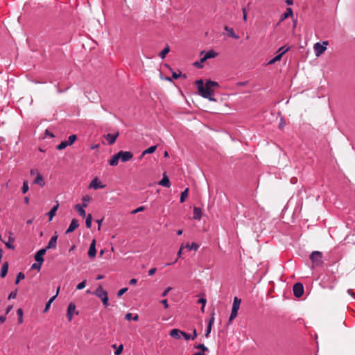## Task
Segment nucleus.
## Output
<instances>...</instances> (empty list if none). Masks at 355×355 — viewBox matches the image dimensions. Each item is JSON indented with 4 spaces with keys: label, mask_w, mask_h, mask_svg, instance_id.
I'll return each instance as SVG.
<instances>
[{
    "label": "nucleus",
    "mask_w": 355,
    "mask_h": 355,
    "mask_svg": "<svg viewBox=\"0 0 355 355\" xmlns=\"http://www.w3.org/2000/svg\"><path fill=\"white\" fill-rule=\"evenodd\" d=\"M196 85H197L199 94L203 98H208L211 101H216V99L212 97L214 95V90L209 85H207V82L204 85L203 80L200 79L196 81Z\"/></svg>",
    "instance_id": "obj_1"
},
{
    "label": "nucleus",
    "mask_w": 355,
    "mask_h": 355,
    "mask_svg": "<svg viewBox=\"0 0 355 355\" xmlns=\"http://www.w3.org/2000/svg\"><path fill=\"white\" fill-rule=\"evenodd\" d=\"M312 267H320L323 264L322 253L320 251H313L310 254Z\"/></svg>",
    "instance_id": "obj_2"
},
{
    "label": "nucleus",
    "mask_w": 355,
    "mask_h": 355,
    "mask_svg": "<svg viewBox=\"0 0 355 355\" xmlns=\"http://www.w3.org/2000/svg\"><path fill=\"white\" fill-rule=\"evenodd\" d=\"M94 294L99 297L103 302V304L105 307L108 306V295L107 291H104L101 286H98L96 291L94 292Z\"/></svg>",
    "instance_id": "obj_3"
},
{
    "label": "nucleus",
    "mask_w": 355,
    "mask_h": 355,
    "mask_svg": "<svg viewBox=\"0 0 355 355\" xmlns=\"http://www.w3.org/2000/svg\"><path fill=\"white\" fill-rule=\"evenodd\" d=\"M240 304H241V300L239 299L237 297H235L234 299V301H233L232 311H231V314H230V316L229 318L230 321L234 319L237 316Z\"/></svg>",
    "instance_id": "obj_4"
},
{
    "label": "nucleus",
    "mask_w": 355,
    "mask_h": 355,
    "mask_svg": "<svg viewBox=\"0 0 355 355\" xmlns=\"http://www.w3.org/2000/svg\"><path fill=\"white\" fill-rule=\"evenodd\" d=\"M76 140V135H70L67 140L62 141L59 145L57 146L58 150H63L67 146H71Z\"/></svg>",
    "instance_id": "obj_5"
},
{
    "label": "nucleus",
    "mask_w": 355,
    "mask_h": 355,
    "mask_svg": "<svg viewBox=\"0 0 355 355\" xmlns=\"http://www.w3.org/2000/svg\"><path fill=\"white\" fill-rule=\"evenodd\" d=\"M328 44V42H323L322 44L317 42L314 44L313 49L316 56H320L327 49L326 46Z\"/></svg>",
    "instance_id": "obj_6"
},
{
    "label": "nucleus",
    "mask_w": 355,
    "mask_h": 355,
    "mask_svg": "<svg viewBox=\"0 0 355 355\" xmlns=\"http://www.w3.org/2000/svg\"><path fill=\"white\" fill-rule=\"evenodd\" d=\"M293 295L296 297H300L304 293V286L300 282H297L293 287Z\"/></svg>",
    "instance_id": "obj_7"
},
{
    "label": "nucleus",
    "mask_w": 355,
    "mask_h": 355,
    "mask_svg": "<svg viewBox=\"0 0 355 355\" xmlns=\"http://www.w3.org/2000/svg\"><path fill=\"white\" fill-rule=\"evenodd\" d=\"M200 54H204V56L200 58V62H205L207 60L216 58L218 55V53L214 50H209L207 52L201 51Z\"/></svg>",
    "instance_id": "obj_8"
},
{
    "label": "nucleus",
    "mask_w": 355,
    "mask_h": 355,
    "mask_svg": "<svg viewBox=\"0 0 355 355\" xmlns=\"http://www.w3.org/2000/svg\"><path fill=\"white\" fill-rule=\"evenodd\" d=\"M119 157L122 162H125L129 160H130L132 157L133 154L130 151H119Z\"/></svg>",
    "instance_id": "obj_9"
},
{
    "label": "nucleus",
    "mask_w": 355,
    "mask_h": 355,
    "mask_svg": "<svg viewBox=\"0 0 355 355\" xmlns=\"http://www.w3.org/2000/svg\"><path fill=\"white\" fill-rule=\"evenodd\" d=\"M8 241H4L5 245L8 249L15 250V247L12 244L15 241V237L13 236V233L11 231L8 232Z\"/></svg>",
    "instance_id": "obj_10"
},
{
    "label": "nucleus",
    "mask_w": 355,
    "mask_h": 355,
    "mask_svg": "<svg viewBox=\"0 0 355 355\" xmlns=\"http://www.w3.org/2000/svg\"><path fill=\"white\" fill-rule=\"evenodd\" d=\"M57 240H58V235H57V232H55V235L51 238L50 241L48 243V245L44 248L46 249V250H48L49 249H55L57 247Z\"/></svg>",
    "instance_id": "obj_11"
},
{
    "label": "nucleus",
    "mask_w": 355,
    "mask_h": 355,
    "mask_svg": "<svg viewBox=\"0 0 355 355\" xmlns=\"http://www.w3.org/2000/svg\"><path fill=\"white\" fill-rule=\"evenodd\" d=\"M46 252V249L42 248L36 252V254L35 255V259L36 262L40 263H43V261H44L43 256L45 254Z\"/></svg>",
    "instance_id": "obj_12"
},
{
    "label": "nucleus",
    "mask_w": 355,
    "mask_h": 355,
    "mask_svg": "<svg viewBox=\"0 0 355 355\" xmlns=\"http://www.w3.org/2000/svg\"><path fill=\"white\" fill-rule=\"evenodd\" d=\"M76 310V305L73 303H70L67 308V316L68 320L71 322L72 320L74 312Z\"/></svg>",
    "instance_id": "obj_13"
},
{
    "label": "nucleus",
    "mask_w": 355,
    "mask_h": 355,
    "mask_svg": "<svg viewBox=\"0 0 355 355\" xmlns=\"http://www.w3.org/2000/svg\"><path fill=\"white\" fill-rule=\"evenodd\" d=\"M89 187L93 188L94 189H103L105 187V185L102 184L100 182H98V178H95L90 182Z\"/></svg>",
    "instance_id": "obj_14"
},
{
    "label": "nucleus",
    "mask_w": 355,
    "mask_h": 355,
    "mask_svg": "<svg viewBox=\"0 0 355 355\" xmlns=\"http://www.w3.org/2000/svg\"><path fill=\"white\" fill-rule=\"evenodd\" d=\"M159 185L169 188L171 187L170 180L166 173H163L162 179L159 182Z\"/></svg>",
    "instance_id": "obj_15"
},
{
    "label": "nucleus",
    "mask_w": 355,
    "mask_h": 355,
    "mask_svg": "<svg viewBox=\"0 0 355 355\" xmlns=\"http://www.w3.org/2000/svg\"><path fill=\"white\" fill-rule=\"evenodd\" d=\"M79 226L78 220L77 219H73L71 221V223L68 227V229L66 230V234L71 233L73 232L76 228H78Z\"/></svg>",
    "instance_id": "obj_16"
},
{
    "label": "nucleus",
    "mask_w": 355,
    "mask_h": 355,
    "mask_svg": "<svg viewBox=\"0 0 355 355\" xmlns=\"http://www.w3.org/2000/svg\"><path fill=\"white\" fill-rule=\"evenodd\" d=\"M96 241L94 239L90 244L89 250H88V256L91 258H94L96 257Z\"/></svg>",
    "instance_id": "obj_17"
},
{
    "label": "nucleus",
    "mask_w": 355,
    "mask_h": 355,
    "mask_svg": "<svg viewBox=\"0 0 355 355\" xmlns=\"http://www.w3.org/2000/svg\"><path fill=\"white\" fill-rule=\"evenodd\" d=\"M289 49H290V48H286V50L284 51L282 53H279L275 57H274L272 59L270 60L268 62V65L273 64L276 62L279 61L282 59L283 55L285 54Z\"/></svg>",
    "instance_id": "obj_18"
},
{
    "label": "nucleus",
    "mask_w": 355,
    "mask_h": 355,
    "mask_svg": "<svg viewBox=\"0 0 355 355\" xmlns=\"http://www.w3.org/2000/svg\"><path fill=\"white\" fill-rule=\"evenodd\" d=\"M33 183L40 185L41 187H44L45 181L40 172H37L36 178L34 180Z\"/></svg>",
    "instance_id": "obj_19"
},
{
    "label": "nucleus",
    "mask_w": 355,
    "mask_h": 355,
    "mask_svg": "<svg viewBox=\"0 0 355 355\" xmlns=\"http://www.w3.org/2000/svg\"><path fill=\"white\" fill-rule=\"evenodd\" d=\"M59 291H60V287L58 288L57 289V292H56V294L55 295H53V297H51L49 301L47 302V303L46 304V306H45V308L44 309V313H46L49 311L51 304L53 303V302L55 300V299L56 298V297L58 296V293H59Z\"/></svg>",
    "instance_id": "obj_20"
},
{
    "label": "nucleus",
    "mask_w": 355,
    "mask_h": 355,
    "mask_svg": "<svg viewBox=\"0 0 355 355\" xmlns=\"http://www.w3.org/2000/svg\"><path fill=\"white\" fill-rule=\"evenodd\" d=\"M118 135H104L106 140L107 141V143L110 145H112L115 142Z\"/></svg>",
    "instance_id": "obj_21"
},
{
    "label": "nucleus",
    "mask_w": 355,
    "mask_h": 355,
    "mask_svg": "<svg viewBox=\"0 0 355 355\" xmlns=\"http://www.w3.org/2000/svg\"><path fill=\"white\" fill-rule=\"evenodd\" d=\"M181 333H182L181 330H179L178 329H173L170 331V336L172 338H176V339H180L181 338Z\"/></svg>",
    "instance_id": "obj_22"
},
{
    "label": "nucleus",
    "mask_w": 355,
    "mask_h": 355,
    "mask_svg": "<svg viewBox=\"0 0 355 355\" xmlns=\"http://www.w3.org/2000/svg\"><path fill=\"white\" fill-rule=\"evenodd\" d=\"M120 157H119V153H116L115 155H114L112 158L109 160V164L110 166H116L119 163V160Z\"/></svg>",
    "instance_id": "obj_23"
},
{
    "label": "nucleus",
    "mask_w": 355,
    "mask_h": 355,
    "mask_svg": "<svg viewBox=\"0 0 355 355\" xmlns=\"http://www.w3.org/2000/svg\"><path fill=\"white\" fill-rule=\"evenodd\" d=\"M8 263L5 262L1 266V273H0L1 277H5L8 273Z\"/></svg>",
    "instance_id": "obj_24"
},
{
    "label": "nucleus",
    "mask_w": 355,
    "mask_h": 355,
    "mask_svg": "<svg viewBox=\"0 0 355 355\" xmlns=\"http://www.w3.org/2000/svg\"><path fill=\"white\" fill-rule=\"evenodd\" d=\"M58 207H59V204L57 202L56 205H54L52 207V209L49 211L48 215L49 216V221H51L52 220V218L54 217V216L55 215V213L58 209Z\"/></svg>",
    "instance_id": "obj_25"
},
{
    "label": "nucleus",
    "mask_w": 355,
    "mask_h": 355,
    "mask_svg": "<svg viewBox=\"0 0 355 355\" xmlns=\"http://www.w3.org/2000/svg\"><path fill=\"white\" fill-rule=\"evenodd\" d=\"M202 211L199 207H194L193 218L195 220H199L201 218Z\"/></svg>",
    "instance_id": "obj_26"
},
{
    "label": "nucleus",
    "mask_w": 355,
    "mask_h": 355,
    "mask_svg": "<svg viewBox=\"0 0 355 355\" xmlns=\"http://www.w3.org/2000/svg\"><path fill=\"white\" fill-rule=\"evenodd\" d=\"M225 30L228 33V36L230 37H232L234 39H239V37L236 34H235L234 29L232 28H230L227 26H225Z\"/></svg>",
    "instance_id": "obj_27"
},
{
    "label": "nucleus",
    "mask_w": 355,
    "mask_h": 355,
    "mask_svg": "<svg viewBox=\"0 0 355 355\" xmlns=\"http://www.w3.org/2000/svg\"><path fill=\"white\" fill-rule=\"evenodd\" d=\"M83 208L84 207L79 204L75 205V209L78 212L79 215L85 218L86 216V212Z\"/></svg>",
    "instance_id": "obj_28"
},
{
    "label": "nucleus",
    "mask_w": 355,
    "mask_h": 355,
    "mask_svg": "<svg viewBox=\"0 0 355 355\" xmlns=\"http://www.w3.org/2000/svg\"><path fill=\"white\" fill-rule=\"evenodd\" d=\"M156 149H157V146H150L149 148L146 149L144 151H143L141 157H142L146 154H151V153H154Z\"/></svg>",
    "instance_id": "obj_29"
},
{
    "label": "nucleus",
    "mask_w": 355,
    "mask_h": 355,
    "mask_svg": "<svg viewBox=\"0 0 355 355\" xmlns=\"http://www.w3.org/2000/svg\"><path fill=\"white\" fill-rule=\"evenodd\" d=\"M91 199L92 198H91V197L89 196H88V195L84 196L82 198V206L83 207H87L88 204L91 201Z\"/></svg>",
    "instance_id": "obj_30"
},
{
    "label": "nucleus",
    "mask_w": 355,
    "mask_h": 355,
    "mask_svg": "<svg viewBox=\"0 0 355 355\" xmlns=\"http://www.w3.org/2000/svg\"><path fill=\"white\" fill-rule=\"evenodd\" d=\"M184 248H187L189 250L196 251L199 248V245L196 243H192L191 244L187 243Z\"/></svg>",
    "instance_id": "obj_31"
},
{
    "label": "nucleus",
    "mask_w": 355,
    "mask_h": 355,
    "mask_svg": "<svg viewBox=\"0 0 355 355\" xmlns=\"http://www.w3.org/2000/svg\"><path fill=\"white\" fill-rule=\"evenodd\" d=\"M188 192H189V188H186L182 193H181V196H180V202H184V200H186V198H187L188 196Z\"/></svg>",
    "instance_id": "obj_32"
},
{
    "label": "nucleus",
    "mask_w": 355,
    "mask_h": 355,
    "mask_svg": "<svg viewBox=\"0 0 355 355\" xmlns=\"http://www.w3.org/2000/svg\"><path fill=\"white\" fill-rule=\"evenodd\" d=\"M169 51H170L169 46L166 45V47L159 53V56L162 59H164L166 57V54L169 52Z\"/></svg>",
    "instance_id": "obj_33"
},
{
    "label": "nucleus",
    "mask_w": 355,
    "mask_h": 355,
    "mask_svg": "<svg viewBox=\"0 0 355 355\" xmlns=\"http://www.w3.org/2000/svg\"><path fill=\"white\" fill-rule=\"evenodd\" d=\"M291 15H293V10L291 8H288L286 9V12L282 15V20H284Z\"/></svg>",
    "instance_id": "obj_34"
},
{
    "label": "nucleus",
    "mask_w": 355,
    "mask_h": 355,
    "mask_svg": "<svg viewBox=\"0 0 355 355\" xmlns=\"http://www.w3.org/2000/svg\"><path fill=\"white\" fill-rule=\"evenodd\" d=\"M17 314L18 316V323L21 324L23 322V311L21 309H18L17 310Z\"/></svg>",
    "instance_id": "obj_35"
},
{
    "label": "nucleus",
    "mask_w": 355,
    "mask_h": 355,
    "mask_svg": "<svg viewBox=\"0 0 355 355\" xmlns=\"http://www.w3.org/2000/svg\"><path fill=\"white\" fill-rule=\"evenodd\" d=\"M125 318L127 320H133L134 321H137L139 320V316H138V315H135L134 317H132V313H128L125 314Z\"/></svg>",
    "instance_id": "obj_36"
},
{
    "label": "nucleus",
    "mask_w": 355,
    "mask_h": 355,
    "mask_svg": "<svg viewBox=\"0 0 355 355\" xmlns=\"http://www.w3.org/2000/svg\"><path fill=\"white\" fill-rule=\"evenodd\" d=\"M25 277V275L23 272H19L16 277L15 279V284H17L21 280L24 279Z\"/></svg>",
    "instance_id": "obj_37"
},
{
    "label": "nucleus",
    "mask_w": 355,
    "mask_h": 355,
    "mask_svg": "<svg viewBox=\"0 0 355 355\" xmlns=\"http://www.w3.org/2000/svg\"><path fill=\"white\" fill-rule=\"evenodd\" d=\"M92 215L91 214H89L87 218H86V220H85V225H86V227L87 228H90L91 226H92Z\"/></svg>",
    "instance_id": "obj_38"
},
{
    "label": "nucleus",
    "mask_w": 355,
    "mask_h": 355,
    "mask_svg": "<svg viewBox=\"0 0 355 355\" xmlns=\"http://www.w3.org/2000/svg\"><path fill=\"white\" fill-rule=\"evenodd\" d=\"M123 349V345L122 344L119 345L118 347L116 349L114 352L115 355H120Z\"/></svg>",
    "instance_id": "obj_39"
},
{
    "label": "nucleus",
    "mask_w": 355,
    "mask_h": 355,
    "mask_svg": "<svg viewBox=\"0 0 355 355\" xmlns=\"http://www.w3.org/2000/svg\"><path fill=\"white\" fill-rule=\"evenodd\" d=\"M28 189H29V187H28V184L26 181H24L23 182V186H22V193H26L28 191Z\"/></svg>",
    "instance_id": "obj_40"
},
{
    "label": "nucleus",
    "mask_w": 355,
    "mask_h": 355,
    "mask_svg": "<svg viewBox=\"0 0 355 355\" xmlns=\"http://www.w3.org/2000/svg\"><path fill=\"white\" fill-rule=\"evenodd\" d=\"M207 85H209L211 88L213 87H218L219 86V84L217 82L213 81L211 80H207Z\"/></svg>",
    "instance_id": "obj_41"
},
{
    "label": "nucleus",
    "mask_w": 355,
    "mask_h": 355,
    "mask_svg": "<svg viewBox=\"0 0 355 355\" xmlns=\"http://www.w3.org/2000/svg\"><path fill=\"white\" fill-rule=\"evenodd\" d=\"M85 285H86V281H85V280H84V281H83V282H80V283L77 285L76 288H77L78 290L83 289V288L85 287Z\"/></svg>",
    "instance_id": "obj_42"
},
{
    "label": "nucleus",
    "mask_w": 355,
    "mask_h": 355,
    "mask_svg": "<svg viewBox=\"0 0 355 355\" xmlns=\"http://www.w3.org/2000/svg\"><path fill=\"white\" fill-rule=\"evenodd\" d=\"M181 336H183V338L186 340H190L191 339V334H189L183 331H182V333H181Z\"/></svg>",
    "instance_id": "obj_43"
},
{
    "label": "nucleus",
    "mask_w": 355,
    "mask_h": 355,
    "mask_svg": "<svg viewBox=\"0 0 355 355\" xmlns=\"http://www.w3.org/2000/svg\"><path fill=\"white\" fill-rule=\"evenodd\" d=\"M128 291V288H121L118 293H117V296L119 297H121L126 291Z\"/></svg>",
    "instance_id": "obj_44"
},
{
    "label": "nucleus",
    "mask_w": 355,
    "mask_h": 355,
    "mask_svg": "<svg viewBox=\"0 0 355 355\" xmlns=\"http://www.w3.org/2000/svg\"><path fill=\"white\" fill-rule=\"evenodd\" d=\"M196 348L200 349L202 350L203 352L208 351V348L204 344H199L196 347Z\"/></svg>",
    "instance_id": "obj_45"
},
{
    "label": "nucleus",
    "mask_w": 355,
    "mask_h": 355,
    "mask_svg": "<svg viewBox=\"0 0 355 355\" xmlns=\"http://www.w3.org/2000/svg\"><path fill=\"white\" fill-rule=\"evenodd\" d=\"M17 291H12L9 295H8V300H10V299H15L16 297H17Z\"/></svg>",
    "instance_id": "obj_46"
},
{
    "label": "nucleus",
    "mask_w": 355,
    "mask_h": 355,
    "mask_svg": "<svg viewBox=\"0 0 355 355\" xmlns=\"http://www.w3.org/2000/svg\"><path fill=\"white\" fill-rule=\"evenodd\" d=\"M144 207L141 206V207H139L137 208L136 209L132 210V211H131V214H137V213H138V212H139V211H144Z\"/></svg>",
    "instance_id": "obj_47"
},
{
    "label": "nucleus",
    "mask_w": 355,
    "mask_h": 355,
    "mask_svg": "<svg viewBox=\"0 0 355 355\" xmlns=\"http://www.w3.org/2000/svg\"><path fill=\"white\" fill-rule=\"evenodd\" d=\"M211 328H212L211 326L207 324V329H206L205 334L206 338H208L209 336V334L211 331Z\"/></svg>",
    "instance_id": "obj_48"
},
{
    "label": "nucleus",
    "mask_w": 355,
    "mask_h": 355,
    "mask_svg": "<svg viewBox=\"0 0 355 355\" xmlns=\"http://www.w3.org/2000/svg\"><path fill=\"white\" fill-rule=\"evenodd\" d=\"M41 266H42V263H35L32 265L31 266V268L33 269H37L38 270H40V268H41Z\"/></svg>",
    "instance_id": "obj_49"
},
{
    "label": "nucleus",
    "mask_w": 355,
    "mask_h": 355,
    "mask_svg": "<svg viewBox=\"0 0 355 355\" xmlns=\"http://www.w3.org/2000/svg\"><path fill=\"white\" fill-rule=\"evenodd\" d=\"M215 318H214V313H212L211 317L208 321V325H210L212 327L213 324L214 323Z\"/></svg>",
    "instance_id": "obj_50"
},
{
    "label": "nucleus",
    "mask_w": 355,
    "mask_h": 355,
    "mask_svg": "<svg viewBox=\"0 0 355 355\" xmlns=\"http://www.w3.org/2000/svg\"><path fill=\"white\" fill-rule=\"evenodd\" d=\"M215 318H214V313H212L211 317L208 321V325H210L212 327L213 324L214 323Z\"/></svg>",
    "instance_id": "obj_51"
},
{
    "label": "nucleus",
    "mask_w": 355,
    "mask_h": 355,
    "mask_svg": "<svg viewBox=\"0 0 355 355\" xmlns=\"http://www.w3.org/2000/svg\"><path fill=\"white\" fill-rule=\"evenodd\" d=\"M172 290V288L171 287H167L162 293V297H165L167 295V294L168 293L169 291H171Z\"/></svg>",
    "instance_id": "obj_52"
},
{
    "label": "nucleus",
    "mask_w": 355,
    "mask_h": 355,
    "mask_svg": "<svg viewBox=\"0 0 355 355\" xmlns=\"http://www.w3.org/2000/svg\"><path fill=\"white\" fill-rule=\"evenodd\" d=\"M242 11H243V19L245 21H247V9L246 8H243L242 9Z\"/></svg>",
    "instance_id": "obj_53"
},
{
    "label": "nucleus",
    "mask_w": 355,
    "mask_h": 355,
    "mask_svg": "<svg viewBox=\"0 0 355 355\" xmlns=\"http://www.w3.org/2000/svg\"><path fill=\"white\" fill-rule=\"evenodd\" d=\"M157 271V268H150L149 270H148V275L149 276H152Z\"/></svg>",
    "instance_id": "obj_54"
},
{
    "label": "nucleus",
    "mask_w": 355,
    "mask_h": 355,
    "mask_svg": "<svg viewBox=\"0 0 355 355\" xmlns=\"http://www.w3.org/2000/svg\"><path fill=\"white\" fill-rule=\"evenodd\" d=\"M206 302H207V300L205 298H200L198 300V303L199 304H202V305H205L206 304Z\"/></svg>",
    "instance_id": "obj_55"
},
{
    "label": "nucleus",
    "mask_w": 355,
    "mask_h": 355,
    "mask_svg": "<svg viewBox=\"0 0 355 355\" xmlns=\"http://www.w3.org/2000/svg\"><path fill=\"white\" fill-rule=\"evenodd\" d=\"M161 303L164 305L165 309L168 308V304L167 300L165 299V300H162Z\"/></svg>",
    "instance_id": "obj_56"
},
{
    "label": "nucleus",
    "mask_w": 355,
    "mask_h": 355,
    "mask_svg": "<svg viewBox=\"0 0 355 355\" xmlns=\"http://www.w3.org/2000/svg\"><path fill=\"white\" fill-rule=\"evenodd\" d=\"M202 62H200V60L199 62H194L193 64H194V66L197 67L198 68L201 69V68H202Z\"/></svg>",
    "instance_id": "obj_57"
},
{
    "label": "nucleus",
    "mask_w": 355,
    "mask_h": 355,
    "mask_svg": "<svg viewBox=\"0 0 355 355\" xmlns=\"http://www.w3.org/2000/svg\"><path fill=\"white\" fill-rule=\"evenodd\" d=\"M196 337H197V332H196V329H194L193 330V335H191V339L194 340Z\"/></svg>",
    "instance_id": "obj_58"
},
{
    "label": "nucleus",
    "mask_w": 355,
    "mask_h": 355,
    "mask_svg": "<svg viewBox=\"0 0 355 355\" xmlns=\"http://www.w3.org/2000/svg\"><path fill=\"white\" fill-rule=\"evenodd\" d=\"M137 282V280L135 278H132L130 280V284L131 285H135Z\"/></svg>",
    "instance_id": "obj_59"
},
{
    "label": "nucleus",
    "mask_w": 355,
    "mask_h": 355,
    "mask_svg": "<svg viewBox=\"0 0 355 355\" xmlns=\"http://www.w3.org/2000/svg\"><path fill=\"white\" fill-rule=\"evenodd\" d=\"M180 74H178L177 73L175 72H173V74H172V77L173 79H178L179 77H180Z\"/></svg>",
    "instance_id": "obj_60"
},
{
    "label": "nucleus",
    "mask_w": 355,
    "mask_h": 355,
    "mask_svg": "<svg viewBox=\"0 0 355 355\" xmlns=\"http://www.w3.org/2000/svg\"><path fill=\"white\" fill-rule=\"evenodd\" d=\"M12 305L8 306L6 308V315H7L12 310Z\"/></svg>",
    "instance_id": "obj_61"
},
{
    "label": "nucleus",
    "mask_w": 355,
    "mask_h": 355,
    "mask_svg": "<svg viewBox=\"0 0 355 355\" xmlns=\"http://www.w3.org/2000/svg\"><path fill=\"white\" fill-rule=\"evenodd\" d=\"M286 48H287V47H286V46H282V47H280V48L278 49V51H277V52H278L279 53H282L284 51H285V50H286Z\"/></svg>",
    "instance_id": "obj_62"
},
{
    "label": "nucleus",
    "mask_w": 355,
    "mask_h": 355,
    "mask_svg": "<svg viewBox=\"0 0 355 355\" xmlns=\"http://www.w3.org/2000/svg\"><path fill=\"white\" fill-rule=\"evenodd\" d=\"M183 248H184V246H183V245H182V246L180 247V250H179V251L178 252L177 255H178V257H181L182 250Z\"/></svg>",
    "instance_id": "obj_63"
},
{
    "label": "nucleus",
    "mask_w": 355,
    "mask_h": 355,
    "mask_svg": "<svg viewBox=\"0 0 355 355\" xmlns=\"http://www.w3.org/2000/svg\"><path fill=\"white\" fill-rule=\"evenodd\" d=\"M6 315H1L0 316V322L1 323L4 322L6 321Z\"/></svg>",
    "instance_id": "obj_64"
}]
</instances>
